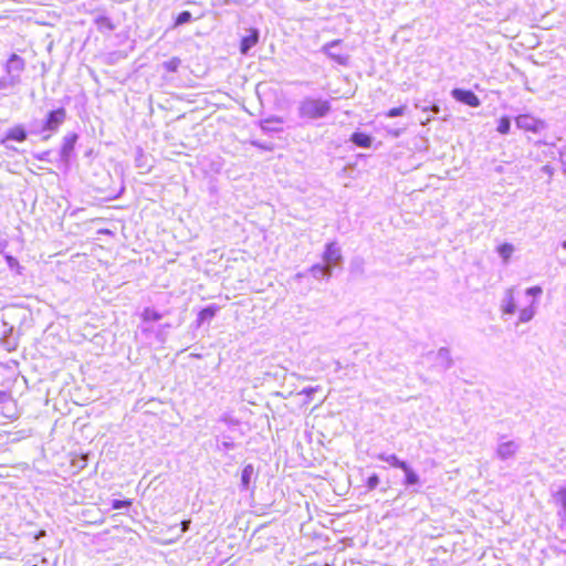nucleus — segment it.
I'll return each mask as SVG.
<instances>
[{
  "mask_svg": "<svg viewBox=\"0 0 566 566\" xmlns=\"http://www.w3.org/2000/svg\"><path fill=\"white\" fill-rule=\"evenodd\" d=\"M331 112V103L327 99L305 97L300 102L298 114L302 118L318 119Z\"/></svg>",
  "mask_w": 566,
  "mask_h": 566,
  "instance_id": "obj_1",
  "label": "nucleus"
},
{
  "mask_svg": "<svg viewBox=\"0 0 566 566\" xmlns=\"http://www.w3.org/2000/svg\"><path fill=\"white\" fill-rule=\"evenodd\" d=\"M322 260L324 262L323 264L329 266L332 272L334 268L342 266L343 254L340 247L336 242L326 243Z\"/></svg>",
  "mask_w": 566,
  "mask_h": 566,
  "instance_id": "obj_2",
  "label": "nucleus"
},
{
  "mask_svg": "<svg viewBox=\"0 0 566 566\" xmlns=\"http://www.w3.org/2000/svg\"><path fill=\"white\" fill-rule=\"evenodd\" d=\"M543 293V290L541 286H532L526 289L525 294L527 296H532L533 300L531 301L530 305L525 306L520 311L518 314V323H527L530 322L536 314V298L539 297Z\"/></svg>",
  "mask_w": 566,
  "mask_h": 566,
  "instance_id": "obj_3",
  "label": "nucleus"
},
{
  "mask_svg": "<svg viewBox=\"0 0 566 566\" xmlns=\"http://www.w3.org/2000/svg\"><path fill=\"white\" fill-rule=\"evenodd\" d=\"M340 44L342 40H333L324 44L321 51L337 64L346 66L349 62V55L342 53L340 50H338Z\"/></svg>",
  "mask_w": 566,
  "mask_h": 566,
  "instance_id": "obj_4",
  "label": "nucleus"
},
{
  "mask_svg": "<svg viewBox=\"0 0 566 566\" xmlns=\"http://www.w3.org/2000/svg\"><path fill=\"white\" fill-rule=\"evenodd\" d=\"M515 124L517 128L533 133H539L546 128V123L544 120L535 118L528 114L518 115L515 118Z\"/></svg>",
  "mask_w": 566,
  "mask_h": 566,
  "instance_id": "obj_5",
  "label": "nucleus"
},
{
  "mask_svg": "<svg viewBox=\"0 0 566 566\" xmlns=\"http://www.w3.org/2000/svg\"><path fill=\"white\" fill-rule=\"evenodd\" d=\"M66 118V111L63 107H59L56 109H52L46 114V117L43 122V129L55 132L59 127L64 123Z\"/></svg>",
  "mask_w": 566,
  "mask_h": 566,
  "instance_id": "obj_6",
  "label": "nucleus"
},
{
  "mask_svg": "<svg viewBox=\"0 0 566 566\" xmlns=\"http://www.w3.org/2000/svg\"><path fill=\"white\" fill-rule=\"evenodd\" d=\"M306 273H310L315 280H329L333 275L329 266H326L321 263L313 264L306 272H298L294 275L295 281H300L306 276Z\"/></svg>",
  "mask_w": 566,
  "mask_h": 566,
  "instance_id": "obj_7",
  "label": "nucleus"
},
{
  "mask_svg": "<svg viewBox=\"0 0 566 566\" xmlns=\"http://www.w3.org/2000/svg\"><path fill=\"white\" fill-rule=\"evenodd\" d=\"M521 443L515 440L500 442L496 448V455L501 460H509L515 457L520 450Z\"/></svg>",
  "mask_w": 566,
  "mask_h": 566,
  "instance_id": "obj_8",
  "label": "nucleus"
},
{
  "mask_svg": "<svg viewBox=\"0 0 566 566\" xmlns=\"http://www.w3.org/2000/svg\"><path fill=\"white\" fill-rule=\"evenodd\" d=\"M451 96L455 101L461 102L471 107H478L481 104L479 97L472 91L469 90L453 88L451 91Z\"/></svg>",
  "mask_w": 566,
  "mask_h": 566,
  "instance_id": "obj_9",
  "label": "nucleus"
},
{
  "mask_svg": "<svg viewBox=\"0 0 566 566\" xmlns=\"http://www.w3.org/2000/svg\"><path fill=\"white\" fill-rule=\"evenodd\" d=\"M515 287L506 289L504 295L501 300V311L503 314L513 315L516 310V300H515Z\"/></svg>",
  "mask_w": 566,
  "mask_h": 566,
  "instance_id": "obj_10",
  "label": "nucleus"
},
{
  "mask_svg": "<svg viewBox=\"0 0 566 566\" xmlns=\"http://www.w3.org/2000/svg\"><path fill=\"white\" fill-rule=\"evenodd\" d=\"M434 367L439 370L444 371L451 368L453 360L450 355V350L447 347H441L436 354L433 358Z\"/></svg>",
  "mask_w": 566,
  "mask_h": 566,
  "instance_id": "obj_11",
  "label": "nucleus"
},
{
  "mask_svg": "<svg viewBox=\"0 0 566 566\" xmlns=\"http://www.w3.org/2000/svg\"><path fill=\"white\" fill-rule=\"evenodd\" d=\"M28 132L22 125H15L12 128H10L4 138L2 139V143H6L7 140H13L17 143H23L27 140Z\"/></svg>",
  "mask_w": 566,
  "mask_h": 566,
  "instance_id": "obj_12",
  "label": "nucleus"
},
{
  "mask_svg": "<svg viewBox=\"0 0 566 566\" xmlns=\"http://www.w3.org/2000/svg\"><path fill=\"white\" fill-rule=\"evenodd\" d=\"M76 140H77V135L76 134H70L66 137H64L63 144H62V147H61V156L65 160H69L72 151L74 150Z\"/></svg>",
  "mask_w": 566,
  "mask_h": 566,
  "instance_id": "obj_13",
  "label": "nucleus"
},
{
  "mask_svg": "<svg viewBox=\"0 0 566 566\" xmlns=\"http://www.w3.org/2000/svg\"><path fill=\"white\" fill-rule=\"evenodd\" d=\"M377 459L387 462L394 468L407 469V462L399 460L396 454L379 453Z\"/></svg>",
  "mask_w": 566,
  "mask_h": 566,
  "instance_id": "obj_14",
  "label": "nucleus"
},
{
  "mask_svg": "<svg viewBox=\"0 0 566 566\" xmlns=\"http://www.w3.org/2000/svg\"><path fill=\"white\" fill-rule=\"evenodd\" d=\"M350 140L358 147L368 148L371 145V137L365 133L356 132Z\"/></svg>",
  "mask_w": 566,
  "mask_h": 566,
  "instance_id": "obj_15",
  "label": "nucleus"
},
{
  "mask_svg": "<svg viewBox=\"0 0 566 566\" xmlns=\"http://www.w3.org/2000/svg\"><path fill=\"white\" fill-rule=\"evenodd\" d=\"M402 471L405 472L403 484L407 488L420 484L419 475L411 469V467L408 463L407 469H402Z\"/></svg>",
  "mask_w": 566,
  "mask_h": 566,
  "instance_id": "obj_16",
  "label": "nucleus"
},
{
  "mask_svg": "<svg viewBox=\"0 0 566 566\" xmlns=\"http://www.w3.org/2000/svg\"><path fill=\"white\" fill-rule=\"evenodd\" d=\"M217 311H218L217 306H208L206 308H202L198 313V325H201L202 323H205L207 321H211L214 317Z\"/></svg>",
  "mask_w": 566,
  "mask_h": 566,
  "instance_id": "obj_17",
  "label": "nucleus"
},
{
  "mask_svg": "<svg viewBox=\"0 0 566 566\" xmlns=\"http://www.w3.org/2000/svg\"><path fill=\"white\" fill-rule=\"evenodd\" d=\"M260 127L264 132H280L282 130V122L279 119H265L260 123Z\"/></svg>",
  "mask_w": 566,
  "mask_h": 566,
  "instance_id": "obj_18",
  "label": "nucleus"
},
{
  "mask_svg": "<svg viewBox=\"0 0 566 566\" xmlns=\"http://www.w3.org/2000/svg\"><path fill=\"white\" fill-rule=\"evenodd\" d=\"M142 318L146 323L157 322L163 318V314L156 311L155 308L146 307L142 313Z\"/></svg>",
  "mask_w": 566,
  "mask_h": 566,
  "instance_id": "obj_19",
  "label": "nucleus"
},
{
  "mask_svg": "<svg viewBox=\"0 0 566 566\" xmlns=\"http://www.w3.org/2000/svg\"><path fill=\"white\" fill-rule=\"evenodd\" d=\"M514 252V247L511 243H503L497 248V253L503 259L504 262H507Z\"/></svg>",
  "mask_w": 566,
  "mask_h": 566,
  "instance_id": "obj_20",
  "label": "nucleus"
},
{
  "mask_svg": "<svg viewBox=\"0 0 566 566\" xmlns=\"http://www.w3.org/2000/svg\"><path fill=\"white\" fill-rule=\"evenodd\" d=\"M511 129V119L507 116H503L499 119L496 130L502 134L506 135L510 133Z\"/></svg>",
  "mask_w": 566,
  "mask_h": 566,
  "instance_id": "obj_21",
  "label": "nucleus"
},
{
  "mask_svg": "<svg viewBox=\"0 0 566 566\" xmlns=\"http://www.w3.org/2000/svg\"><path fill=\"white\" fill-rule=\"evenodd\" d=\"M555 500L560 505L566 515V488H563L556 492Z\"/></svg>",
  "mask_w": 566,
  "mask_h": 566,
  "instance_id": "obj_22",
  "label": "nucleus"
},
{
  "mask_svg": "<svg viewBox=\"0 0 566 566\" xmlns=\"http://www.w3.org/2000/svg\"><path fill=\"white\" fill-rule=\"evenodd\" d=\"M133 505V500H114L112 502V509L113 510H120V509H129Z\"/></svg>",
  "mask_w": 566,
  "mask_h": 566,
  "instance_id": "obj_23",
  "label": "nucleus"
},
{
  "mask_svg": "<svg viewBox=\"0 0 566 566\" xmlns=\"http://www.w3.org/2000/svg\"><path fill=\"white\" fill-rule=\"evenodd\" d=\"M180 59L179 57H172L169 61L165 62L164 67L168 72H176L178 67L180 66Z\"/></svg>",
  "mask_w": 566,
  "mask_h": 566,
  "instance_id": "obj_24",
  "label": "nucleus"
},
{
  "mask_svg": "<svg viewBox=\"0 0 566 566\" xmlns=\"http://www.w3.org/2000/svg\"><path fill=\"white\" fill-rule=\"evenodd\" d=\"M191 19V14L189 11L180 12L175 19V27L181 25L184 23L189 22Z\"/></svg>",
  "mask_w": 566,
  "mask_h": 566,
  "instance_id": "obj_25",
  "label": "nucleus"
},
{
  "mask_svg": "<svg viewBox=\"0 0 566 566\" xmlns=\"http://www.w3.org/2000/svg\"><path fill=\"white\" fill-rule=\"evenodd\" d=\"M379 482V476L376 473L371 474L366 481V486L368 491L375 490L378 486Z\"/></svg>",
  "mask_w": 566,
  "mask_h": 566,
  "instance_id": "obj_26",
  "label": "nucleus"
},
{
  "mask_svg": "<svg viewBox=\"0 0 566 566\" xmlns=\"http://www.w3.org/2000/svg\"><path fill=\"white\" fill-rule=\"evenodd\" d=\"M406 109H407L406 106L394 107V108H390L386 115H387V117H391V118L402 116L405 114Z\"/></svg>",
  "mask_w": 566,
  "mask_h": 566,
  "instance_id": "obj_27",
  "label": "nucleus"
},
{
  "mask_svg": "<svg viewBox=\"0 0 566 566\" xmlns=\"http://www.w3.org/2000/svg\"><path fill=\"white\" fill-rule=\"evenodd\" d=\"M259 41V31L256 29L250 28V48L256 44Z\"/></svg>",
  "mask_w": 566,
  "mask_h": 566,
  "instance_id": "obj_28",
  "label": "nucleus"
},
{
  "mask_svg": "<svg viewBox=\"0 0 566 566\" xmlns=\"http://www.w3.org/2000/svg\"><path fill=\"white\" fill-rule=\"evenodd\" d=\"M6 261H7V264L11 268V269H20V265H19V262L15 258L11 256V255H7L6 256Z\"/></svg>",
  "mask_w": 566,
  "mask_h": 566,
  "instance_id": "obj_29",
  "label": "nucleus"
},
{
  "mask_svg": "<svg viewBox=\"0 0 566 566\" xmlns=\"http://www.w3.org/2000/svg\"><path fill=\"white\" fill-rule=\"evenodd\" d=\"M318 390V387H306L300 394L305 395L308 399H312L314 392Z\"/></svg>",
  "mask_w": 566,
  "mask_h": 566,
  "instance_id": "obj_30",
  "label": "nucleus"
},
{
  "mask_svg": "<svg viewBox=\"0 0 566 566\" xmlns=\"http://www.w3.org/2000/svg\"><path fill=\"white\" fill-rule=\"evenodd\" d=\"M10 62H17L19 64V67L20 69H23L24 67V62L23 60L18 56L17 54H12L9 59Z\"/></svg>",
  "mask_w": 566,
  "mask_h": 566,
  "instance_id": "obj_31",
  "label": "nucleus"
},
{
  "mask_svg": "<svg viewBox=\"0 0 566 566\" xmlns=\"http://www.w3.org/2000/svg\"><path fill=\"white\" fill-rule=\"evenodd\" d=\"M241 51L245 53L248 51V38L241 40Z\"/></svg>",
  "mask_w": 566,
  "mask_h": 566,
  "instance_id": "obj_32",
  "label": "nucleus"
},
{
  "mask_svg": "<svg viewBox=\"0 0 566 566\" xmlns=\"http://www.w3.org/2000/svg\"><path fill=\"white\" fill-rule=\"evenodd\" d=\"M189 524H190V521H189V520H187V521H182V522H181V531H182V532L188 531V528H189Z\"/></svg>",
  "mask_w": 566,
  "mask_h": 566,
  "instance_id": "obj_33",
  "label": "nucleus"
},
{
  "mask_svg": "<svg viewBox=\"0 0 566 566\" xmlns=\"http://www.w3.org/2000/svg\"><path fill=\"white\" fill-rule=\"evenodd\" d=\"M543 171L546 172L547 175H553V168L548 165L543 167Z\"/></svg>",
  "mask_w": 566,
  "mask_h": 566,
  "instance_id": "obj_34",
  "label": "nucleus"
},
{
  "mask_svg": "<svg viewBox=\"0 0 566 566\" xmlns=\"http://www.w3.org/2000/svg\"><path fill=\"white\" fill-rule=\"evenodd\" d=\"M242 480H243L244 482L248 480V471H247V470H244V471L242 472Z\"/></svg>",
  "mask_w": 566,
  "mask_h": 566,
  "instance_id": "obj_35",
  "label": "nucleus"
},
{
  "mask_svg": "<svg viewBox=\"0 0 566 566\" xmlns=\"http://www.w3.org/2000/svg\"><path fill=\"white\" fill-rule=\"evenodd\" d=\"M431 111H432L434 114H438V113H439V106L433 105V106L431 107Z\"/></svg>",
  "mask_w": 566,
  "mask_h": 566,
  "instance_id": "obj_36",
  "label": "nucleus"
},
{
  "mask_svg": "<svg viewBox=\"0 0 566 566\" xmlns=\"http://www.w3.org/2000/svg\"><path fill=\"white\" fill-rule=\"evenodd\" d=\"M261 87H262V84H258L255 87V92L258 95L260 94Z\"/></svg>",
  "mask_w": 566,
  "mask_h": 566,
  "instance_id": "obj_37",
  "label": "nucleus"
},
{
  "mask_svg": "<svg viewBox=\"0 0 566 566\" xmlns=\"http://www.w3.org/2000/svg\"><path fill=\"white\" fill-rule=\"evenodd\" d=\"M7 397V394L6 392H0V400L6 398Z\"/></svg>",
  "mask_w": 566,
  "mask_h": 566,
  "instance_id": "obj_38",
  "label": "nucleus"
},
{
  "mask_svg": "<svg viewBox=\"0 0 566 566\" xmlns=\"http://www.w3.org/2000/svg\"><path fill=\"white\" fill-rule=\"evenodd\" d=\"M562 247L566 250V239L563 241Z\"/></svg>",
  "mask_w": 566,
  "mask_h": 566,
  "instance_id": "obj_39",
  "label": "nucleus"
}]
</instances>
